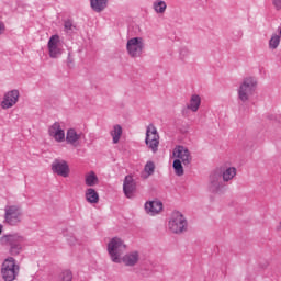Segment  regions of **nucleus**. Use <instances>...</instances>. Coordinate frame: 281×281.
<instances>
[{
    "mask_svg": "<svg viewBox=\"0 0 281 281\" xmlns=\"http://www.w3.org/2000/svg\"><path fill=\"white\" fill-rule=\"evenodd\" d=\"M0 243L9 247V254L11 256H19L23 251V243H25V237L13 234L4 235L1 237Z\"/></svg>",
    "mask_w": 281,
    "mask_h": 281,
    "instance_id": "obj_1",
    "label": "nucleus"
},
{
    "mask_svg": "<svg viewBox=\"0 0 281 281\" xmlns=\"http://www.w3.org/2000/svg\"><path fill=\"white\" fill-rule=\"evenodd\" d=\"M21 271V267L16 265V259L8 257L1 268L2 278L4 281H14Z\"/></svg>",
    "mask_w": 281,
    "mask_h": 281,
    "instance_id": "obj_2",
    "label": "nucleus"
},
{
    "mask_svg": "<svg viewBox=\"0 0 281 281\" xmlns=\"http://www.w3.org/2000/svg\"><path fill=\"white\" fill-rule=\"evenodd\" d=\"M4 223L16 227L23 223V210L19 205H7L4 207Z\"/></svg>",
    "mask_w": 281,
    "mask_h": 281,
    "instance_id": "obj_3",
    "label": "nucleus"
},
{
    "mask_svg": "<svg viewBox=\"0 0 281 281\" xmlns=\"http://www.w3.org/2000/svg\"><path fill=\"white\" fill-rule=\"evenodd\" d=\"M168 227L172 234H183V232L188 231V221L180 212H173L169 220Z\"/></svg>",
    "mask_w": 281,
    "mask_h": 281,
    "instance_id": "obj_4",
    "label": "nucleus"
},
{
    "mask_svg": "<svg viewBox=\"0 0 281 281\" xmlns=\"http://www.w3.org/2000/svg\"><path fill=\"white\" fill-rule=\"evenodd\" d=\"M126 251V245L119 237H114L108 244V252L112 258V262H120L122 254Z\"/></svg>",
    "mask_w": 281,
    "mask_h": 281,
    "instance_id": "obj_5",
    "label": "nucleus"
},
{
    "mask_svg": "<svg viewBox=\"0 0 281 281\" xmlns=\"http://www.w3.org/2000/svg\"><path fill=\"white\" fill-rule=\"evenodd\" d=\"M256 79L254 77H247L241 82L238 89L239 100L241 102H247L251 95H254V91H256Z\"/></svg>",
    "mask_w": 281,
    "mask_h": 281,
    "instance_id": "obj_6",
    "label": "nucleus"
},
{
    "mask_svg": "<svg viewBox=\"0 0 281 281\" xmlns=\"http://www.w3.org/2000/svg\"><path fill=\"white\" fill-rule=\"evenodd\" d=\"M145 144L153 153L159 150V133L157 132V127L153 124L147 126Z\"/></svg>",
    "mask_w": 281,
    "mask_h": 281,
    "instance_id": "obj_7",
    "label": "nucleus"
},
{
    "mask_svg": "<svg viewBox=\"0 0 281 281\" xmlns=\"http://www.w3.org/2000/svg\"><path fill=\"white\" fill-rule=\"evenodd\" d=\"M223 181V168H217L211 172L209 178V190L210 192H218L221 188H224Z\"/></svg>",
    "mask_w": 281,
    "mask_h": 281,
    "instance_id": "obj_8",
    "label": "nucleus"
},
{
    "mask_svg": "<svg viewBox=\"0 0 281 281\" xmlns=\"http://www.w3.org/2000/svg\"><path fill=\"white\" fill-rule=\"evenodd\" d=\"M126 49L131 58H139L144 52V42L142 37H133L127 41Z\"/></svg>",
    "mask_w": 281,
    "mask_h": 281,
    "instance_id": "obj_9",
    "label": "nucleus"
},
{
    "mask_svg": "<svg viewBox=\"0 0 281 281\" xmlns=\"http://www.w3.org/2000/svg\"><path fill=\"white\" fill-rule=\"evenodd\" d=\"M173 157L180 159L183 166H190V164H192V156L190 155V150L183 146H178L173 149Z\"/></svg>",
    "mask_w": 281,
    "mask_h": 281,
    "instance_id": "obj_10",
    "label": "nucleus"
},
{
    "mask_svg": "<svg viewBox=\"0 0 281 281\" xmlns=\"http://www.w3.org/2000/svg\"><path fill=\"white\" fill-rule=\"evenodd\" d=\"M52 170L55 175H58L59 177H69V165L65 160L56 159L52 164Z\"/></svg>",
    "mask_w": 281,
    "mask_h": 281,
    "instance_id": "obj_11",
    "label": "nucleus"
},
{
    "mask_svg": "<svg viewBox=\"0 0 281 281\" xmlns=\"http://www.w3.org/2000/svg\"><path fill=\"white\" fill-rule=\"evenodd\" d=\"M135 190H137V183L133 176L128 175L125 177L123 182V191L127 199H133V194H135Z\"/></svg>",
    "mask_w": 281,
    "mask_h": 281,
    "instance_id": "obj_12",
    "label": "nucleus"
},
{
    "mask_svg": "<svg viewBox=\"0 0 281 281\" xmlns=\"http://www.w3.org/2000/svg\"><path fill=\"white\" fill-rule=\"evenodd\" d=\"M60 43V36L53 35L48 41V52L50 58H58L60 56L61 52L58 48V44Z\"/></svg>",
    "mask_w": 281,
    "mask_h": 281,
    "instance_id": "obj_13",
    "label": "nucleus"
},
{
    "mask_svg": "<svg viewBox=\"0 0 281 281\" xmlns=\"http://www.w3.org/2000/svg\"><path fill=\"white\" fill-rule=\"evenodd\" d=\"M19 102V90L9 91L2 101V109H12Z\"/></svg>",
    "mask_w": 281,
    "mask_h": 281,
    "instance_id": "obj_14",
    "label": "nucleus"
},
{
    "mask_svg": "<svg viewBox=\"0 0 281 281\" xmlns=\"http://www.w3.org/2000/svg\"><path fill=\"white\" fill-rule=\"evenodd\" d=\"M48 134L54 137L56 142H65V131L60 128V123H54L49 130Z\"/></svg>",
    "mask_w": 281,
    "mask_h": 281,
    "instance_id": "obj_15",
    "label": "nucleus"
},
{
    "mask_svg": "<svg viewBox=\"0 0 281 281\" xmlns=\"http://www.w3.org/2000/svg\"><path fill=\"white\" fill-rule=\"evenodd\" d=\"M145 210L147 214H150V216H155V214H159V212L164 210V203H161V201L146 202Z\"/></svg>",
    "mask_w": 281,
    "mask_h": 281,
    "instance_id": "obj_16",
    "label": "nucleus"
},
{
    "mask_svg": "<svg viewBox=\"0 0 281 281\" xmlns=\"http://www.w3.org/2000/svg\"><path fill=\"white\" fill-rule=\"evenodd\" d=\"M82 133H76V130L70 128L66 134L67 144H71V146H78V140L81 139Z\"/></svg>",
    "mask_w": 281,
    "mask_h": 281,
    "instance_id": "obj_17",
    "label": "nucleus"
},
{
    "mask_svg": "<svg viewBox=\"0 0 281 281\" xmlns=\"http://www.w3.org/2000/svg\"><path fill=\"white\" fill-rule=\"evenodd\" d=\"M123 262L126 267H135L139 262V252L134 251L123 257Z\"/></svg>",
    "mask_w": 281,
    "mask_h": 281,
    "instance_id": "obj_18",
    "label": "nucleus"
},
{
    "mask_svg": "<svg viewBox=\"0 0 281 281\" xmlns=\"http://www.w3.org/2000/svg\"><path fill=\"white\" fill-rule=\"evenodd\" d=\"M236 177V168L235 167H228V168H222V180L224 183H227V181H232Z\"/></svg>",
    "mask_w": 281,
    "mask_h": 281,
    "instance_id": "obj_19",
    "label": "nucleus"
},
{
    "mask_svg": "<svg viewBox=\"0 0 281 281\" xmlns=\"http://www.w3.org/2000/svg\"><path fill=\"white\" fill-rule=\"evenodd\" d=\"M199 106H201V97H199V94H193L187 108L193 113H196V111H199Z\"/></svg>",
    "mask_w": 281,
    "mask_h": 281,
    "instance_id": "obj_20",
    "label": "nucleus"
},
{
    "mask_svg": "<svg viewBox=\"0 0 281 281\" xmlns=\"http://www.w3.org/2000/svg\"><path fill=\"white\" fill-rule=\"evenodd\" d=\"M85 183L86 186L93 188V186H98L100 183V180L98 179V176L95 175V172L90 171L85 177Z\"/></svg>",
    "mask_w": 281,
    "mask_h": 281,
    "instance_id": "obj_21",
    "label": "nucleus"
},
{
    "mask_svg": "<svg viewBox=\"0 0 281 281\" xmlns=\"http://www.w3.org/2000/svg\"><path fill=\"white\" fill-rule=\"evenodd\" d=\"M86 201L88 203H98L100 201V195L95 192V189L89 188L86 190Z\"/></svg>",
    "mask_w": 281,
    "mask_h": 281,
    "instance_id": "obj_22",
    "label": "nucleus"
},
{
    "mask_svg": "<svg viewBox=\"0 0 281 281\" xmlns=\"http://www.w3.org/2000/svg\"><path fill=\"white\" fill-rule=\"evenodd\" d=\"M108 0H90V5L94 12H102L106 8Z\"/></svg>",
    "mask_w": 281,
    "mask_h": 281,
    "instance_id": "obj_23",
    "label": "nucleus"
},
{
    "mask_svg": "<svg viewBox=\"0 0 281 281\" xmlns=\"http://www.w3.org/2000/svg\"><path fill=\"white\" fill-rule=\"evenodd\" d=\"M110 135L112 136L113 144H119L120 138L122 137V126L114 125L113 130L110 132Z\"/></svg>",
    "mask_w": 281,
    "mask_h": 281,
    "instance_id": "obj_24",
    "label": "nucleus"
},
{
    "mask_svg": "<svg viewBox=\"0 0 281 281\" xmlns=\"http://www.w3.org/2000/svg\"><path fill=\"white\" fill-rule=\"evenodd\" d=\"M74 274L69 270H63L58 277L57 281H72Z\"/></svg>",
    "mask_w": 281,
    "mask_h": 281,
    "instance_id": "obj_25",
    "label": "nucleus"
},
{
    "mask_svg": "<svg viewBox=\"0 0 281 281\" xmlns=\"http://www.w3.org/2000/svg\"><path fill=\"white\" fill-rule=\"evenodd\" d=\"M180 159L173 161V170L178 177H183V165Z\"/></svg>",
    "mask_w": 281,
    "mask_h": 281,
    "instance_id": "obj_26",
    "label": "nucleus"
},
{
    "mask_svg": "<svg viewBox=\"0 0 281 281\" xmlns=\"http://www.w3.org/2000/svg\"><path fill=\"white\" fill-rule=\"evenodd\" d=\"M166 8L167 5L164 1H158L154 3V10L158 12V14H164L166 12Z\"/></svg>",
    "mask_w": 281,
    "mask_h": 281,
    "instance_id": "obj_27",
    "label": "nucleus"
},
{
    "mask_svg": "<svg viewBox=\"0 0 281 281\" xmlns=\"http://www.w3.org/2000/svg\"><path fill=\"white\" fill-rule=\"evenodd\" d=\"M278 45H280V36L273 35L269 41L270 49H278Z\"/></svg>",
    "mask_w": 281,
    "mask_h": 281,
    "instance_id": "obj_28",
    "label": "nucleus"
},
{
    "mask_svg": "<svg viewBox=\"0 0 281 281\" xmlns=\"http://www.w3.org/2000/svg\"><path fill=\"white\" fill-rule=\"evenodd\" d=\"M144 171L148 173V177L155 173V162L147 161L145 165Z\"/></svg>",
    "mask_w": 281,
    "mask_h": 281,
    "instance_id": "obj_29",
    "label": "nucleus"
},
{
    "mask_svg": "<svg viewBox=\"0 0 281 281\" xmlns=\"http://www.w3.org/2000/svg\"><path fill=\"white\" fill-rule=\"evenodd\" d=\"M64 27L68 32H74V30L76 29V26H74V22L71 20H66Z\"/></svg>",
    "mask_w": 281,
    "mask_h": 281,
    "instance_id": "obj_30",
    "label": "nucleus"
},
{
    "mask_svg": "<svg viewBox=\"0 0 281 281\" xmlns=\"http://www.w3.org/2000/svg\"><path fill=\"white\" fill-rule=\"evenodd\" d=\"M272 5L276 10H281V0H272Z\"/></svg>",
    "mask_w": 281,
    "mask_h": 281,
    "instance_id": "obj_31",
    "label": "nucleus"
},
{
    "mask_svg": "<svg viewBox=\"0 0 281 281\" xmlns=\"http://www.w3.org/2000/svg\"><path fill=\"white\" fill-rule=\"evenodd\" d=\"M5 32V24L0 21V34H3Z\"/></svg>",
    "mask_w": 281,
    "mask_h": 281,
    "instance_id": "obj_32",
    "label": "nucleus"
},
{
    "mask_svg": "<svg viewBox=\"0 0 281 281\" xmlns=\"http://www.w3.org/2000/svg\"><path fill=\"white\" fill-rule=\"evenodd\" d=\"M1 232H3V226L0 225V234H1Z\"/></svg>",
    "mask_w": 281,
    "mask_h": 281,
    "instance_id": "obj_33",
    "label": "nucleus"
},
{
    "mask_svg": "<svg viewBox=\"0 0 281 281\" xmlns=\"http://www.w3.org/2000/svg\"><path fill=\"white\" fill-rule=\"evenodd\" d=\"M280 227H281V222H280Z\"/></svg>",
    "mask_w": 281,
    "mask_h": 281,
    "instance_id": "obj_34",
    "label": "nucleus"
},
{
    "mask_svg": "<svg viewBox=\"0 0 281 281\" xmlns=\"http://www.w3.org/2000/svg\"><path fill=\"white\" fill-rule=\"evenodd\" d=\"M280 227V229H281V226H279Z\"/></svg>",
    "mask_w": 281,
    "mask_h": 281,
    "instance_id": "obj_35",
    "label": "nucleus"
}]
</instances>
